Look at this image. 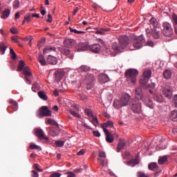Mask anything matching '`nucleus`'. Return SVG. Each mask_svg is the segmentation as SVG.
I'll return each instance as SVG.
<instances>
[{
    "label": "nucleus",
    "instance_id": "nucleus-1",
    "mask_svg": "<svg viewBox=\"0 0 177 177\" xmlns=\"http://www.w3.org/2000/svg\"><path fill=\"white\" fill-rule=\"evenodd\" d=\"M128 45H129V37L127 35H122L119 37V44L118 43H113L112 44V48L115 53H120Z\"/></svg>",
    "mask_w": 177,
    "mask_h": 177
},
{
    "label": "nucleus",
    "instance_id": "nucleus-2",
    "mask_svg": "<svg viewBox=\"0 0 177 177\" xmlns=\"http://www.w3.org/2000/svg\"><path fill=\"white\" fill-rule=\"evenodd\" d=\"M135 93L136 99H134V100H142L143 103H145L147 107H149L151 109V110L154 109V104H153V100L147 97H143V90L142 89V87H137L136 88Z\"/></svg>",
    "mask_w": 177,
    "mask_h": 177
},
{
    "label": "nucleus",
    "instance_id": "nucleus-3",
    "mask_svg": "<svg viewBox=\"0 0 177 177\" xmlns=\"http://www.w3.org/2000/svg\"><path fill=\"white\" fill-rule=\"evenodd\" d=\"M139 75V71L136 69H128L124 73V76L126 77V81L128 82L129 86L133 85V84H136V81L138 80V75Z\"/></svg>",
    "mask_w": 177,
    "mask_h": 177
},
{
    "label": "nucleus",
    "instance_id": "nucleus-4",
    "mask_svg": "<svg viewBox=\"0 0 177 177\" xmlns=\"http://www.w3.org/2000/svg\"><path fill=\"white\" fill-rule=\"evenodd\" d=\"M131 95L128 93H123L118 100H115L113 102V107L115 109H121V107H125L131 103Z\"/></svg>",
    "mask_w": 177,
    "mask_h": 177
},
{
    "label": "nucleus",
    "instance_id": "nucleus-5",
    "mask_svg": "<svg viewBox=\"0 0 177 177\" xmlns=\"http://www.w3.org/2000/svg\"><path fill=\"white\" fill-rule=\"evenodd\" d=\"M147 36L150 38L152 37L154 39H158L161 37V29L160 28H147L146 29Z\"/></svg>",
    "mask_w": 177,
    "mask_h": 177
},
{
    "label": "nucleus",
    "instance_id": "nucleus-6",
    "mask_svg": "<svg viewBox=\"0 0 177 177\" xmlns=\"http://www.w3.org/2000/svg\"><path fill=\"white\" fill-rule=\"evenodd\" d=\"M129 106L131 110H132V111L136 114H140V113L142 111V103H140V101L138 100H133L131 102H130Z\"/></svg>",
    "mask_w": 177,
    "mask_h": 177
},
{
    "label": "nucleus",
    "instance_id": "nucleus-7",
    "mask_svg": "<svg viewBox=\"0 0 177 177\" xmlns=\"http://www.w3.org/2000/svg\"><path fill=\"white\" fill-rule=\"evenodd\" d=\"M162 33L165 37H171L174 34V29H172V26L168 22H164L162 25Z\"/></svg>",
    "mask_w": 177,
    "mask_h": 177
},
{
    "label": "nucleus",
    "instance_id": "nucleus-8",
    "mask_svg": "<svg viewBox=\"0 0 177 177\" xmlns=\"http://www.w3.org/2000/svg\"><path fill=\"white\" fill-rule=\"evenodd\" d=\"M146 42V39H145V37L141 35L138 37H135L133 40V46H134L135 49H140L145 46V44Z\"/></svg>",
    "mask_w": 177,
    "mask_h": 177
},
{
    "label": "nucleus",
    "instance_id": "nucleus-9",
    "mask_svg": "<svg viewBox=\"0 0 177 177\" xmlns=\"http://www.w3.org/2000/svg\"><path fill=\"white\" fill-rule=\"evenodd\" d=\"M84 84H86V88L88 91L93 88V84L95 82V75L93 74L87 73L85 76V79L84 80Z\"/></svg>",
    "mask_w": 177,
    "mask_h": 177
},
{
    "label": "nucleus",
    "instance_id": "nucleus-10",
    "mask_svg": "<svg viewBox=\"0 0 177 177\" xmlns=\"http://www.w3.org/2000/svg\"><path fill=\"white\" fill-rule=\"evenodd\" d=\"M52 115V111L49 110V107L43 106L39 109V113L37 117L39 118H44V117H50Z\"/></svg>",
    "mask_w": 177,
    "mask_h": 177
},
{
    "label": "nucleus",
    "instance_id": "nucleus-11",
    "mask_svg": "<svg viewBox=\"0 0 177 177\" xmlns=\"http://www.w3.org/2000/svg\"><path fill=\"white\" fill-rule=\"evenodd\" d=\"M150 78H151V71L149 69L145 71L142 73V77L140 80V84L141 85H147V82H149Z\"/></svg>",
    "mask_w": 177,
    "mask_h": 177
},
{
    "label": "nucleus",
    "instance_id": "nucleus-12",
    "mask_svg": "<svg viewBox=\"0 0 177 177\" xmlns=\"http://www.w3.org/2000/svg\"><path fill=\"white\" fill-rule=\"evenodd\" d=\"M35 135L41 140H44L46 143H49V138L45 136V132H44L43 129H35Z\"/></svg>",
    "mask_w": 177,
    "mask_h": 177
},
{
    "label": "nucleus",
    "instance_id": "nucleus-13",
    "mask_svg": "<svg viewBox=\"0 0 177 177\" xmlns=\"http://www.w3.org/2000/svg\"><path fill=\"white\" fill-rule=\"evenodd\" d=\"M98 157H100L97 158L100 165L104 167V165L106 164V153L104 151H100Z\"/></svg>",
    "mask_w": 177,
    "mask_h": 177
},
{
    "label": "nucleus",
    "instance_id": "nucleus-14",
    "mask_svg": "<svg viewBox=\"0 0 177 177\" xmlns=\"http://www.w3.org/2000/svg\"><path fill=\"white\" fill-rule=\"evenodd\" d=\"M24 74L25 75V78L28 82V84H31V77H32V75L31 74V72L30 71V67L28 66H25L24 68Z\"/></svg>",
    "mask_w": 177,
    "mask_h": 177
},
{
    "label": "nucleus",
    "instance_id": "nucleus-15",
    "mask_svg": "<svg viewBox=\"0 0 177 177\" xmlns=\"http://www.w3.org/2000/svg\"><path fill=\"white\" fill-rule=\"evenodd\" d=\"M104 132L106 135V140L108 143H113L114 142V137L113 134L109 131L106 129H104Z\"/></svg>",
    "mask_w": 177,
    "mask_h": 177
},
{
    "label": "nucleus",
    "instance_id": "nucleus-16",
    "mask_svg": "<svg viewBox=\"0 0 177 177\" xmlns=\"http://www.w3.org/2000/svg\"><path fill=\"white\" fill-rule=\"evenodd\" d=\"M98 81L100 84H106L110 81V78L107 75L101 73L98 75Z\"/></svg>",
    "mask_w": 177,
    "mask_h": 177
},
{
    "label": "nucleus",
    "instance_id": "nucleus-17",
    "mask_svg": "<svg viewBox=\"0 0 177 177\" xmlns=\"http://www.w3.org/2000/svg\"><path fill=\"white\" fill-rule=\"evenodd\" d=\"M76 49H77L78 52L88 50L89 49V45L87 43H80L76 46Z\"/></svg>",
    "mask_w": 177,
    "mask_h": 177
},
{
    "label": "nucleus",
    "instance_id": "nucleus-18",
    "mask_svg": "<svg viewBox=\"0 0 177 177\" xmlns=\"http://www.w3.org/2000/svg\"><path fill=\"white\" fill-rule=\"evenodd\" d=\"M126 147H127V142H125V140L120 139L118 144V147H117L118 153H120L121 150H124V149H125Z\"/></svg>",
    "mask_w": 177,
    "mask_h": 177
},
{
    "label": "nucleus",
    "instance_id": "nucleus-19",
    "mask_svg": "<svg viewBox=\"0 0 177 177\" xmlns=\"http://www.w3.org/2000/svg\"><path fill=\"white\" fill-rule=\"evenodd\" d=\"M88 49L93 53H99L100 52V46L98 44H93L88 46Z\"/></svg>",
    "mask_w": 177,
    "mask_h": 177
},
{
    "label": "nucleus",
    "instance_id": "nucleus-20",
    "mask_svg": "<svg viewBox=\"0 0 177 177\" xmlns=\"http://www.w3.org/2000/svg\"><path fill=\"white\" fill-rule=\"evenodd\" d=\"M61 53H63V55H66V56H68V59H71V60H73L74 58V55L71 53V51L68 49H66L64 48H62L60 49Z\"/></svg>",
    "mask_w": 177,
    "mask_h": 177
},
{
    "label": "nucleus",
    "instance_id": "nucleus-21",
    "mask_svg": "<svg viewBox=\"0 0 177 177\" xmlns=\"http://www.w3.org/2000/svg\"><path fill=\"white\" fill-rule=\"evenodd\" d=\"M47 63H48V64L55 66L57 64V58H56L55 56L48 55L47 57Z\"/></svg>",
    "mask_w": 177,
    "mask_h": 177
},
{
    "label": "nucleus",
    "instance_id": "nucleus-22",
    "mask_svg": "<svg viewBox=\"0 0 177 177\" xmlns=\"http://www.w3.org/2000/svg\"><path fill=\"white\" fill-rule=\"evenodd\" d=\"M150 23V28H160V25H158V21H157V19L156 18H151L149 21Z\"/></svg>",
    "mask_w": 177,
    "mask_h": 177
},
{
    "label": "nucleus",
    "instance_id": "nucleus-23",
    "mask_svg": "<svg viewBox=\"0 0 177 177\" xmlns=\"http://www.w3.org/2000/svg\"><path fill=\"white\" fill-rule=\"evenodd\" d=\"M162 95L167 99L172 97V90L171 88H163Z\"/></svg>",
    "mask_w": 177,
    "mask_h": 177
},
{
    "label": "nucleus",
    "instance_id": "nucleus-24",
    "mask_svg": "<svg viewBox=\"0 0 177 177\" xmlns=\"http://www.w3.org/2000/svg\"><path fill=\"white\" fill-rule=\"evenodd\" d=\"M54 75L57 81H60L61 80H63L64 72L63 71H57L55 72Z\"/></svg>",
    "mask_w": 177,
    "mask_h": 177
},
{
    "label": "nucleus",
    "instance_id": "nucleus-25",
    "mask_svg": "<svg viewBox=\"0 0 177 177\" xmlns=\"http://www.w3.org/2000/svg\"><path fill=\"white\" fill-rule=\"evenodd\" d=\"M75 107V111H73V109L69 110V113L72 115H74V117H77V118H81V115H80L79 113H77V111H78V107H77V106H74Z\"/></svg>",
    "mask_w": 177,
    "mask_h": 177
},
{
    "label": "nucleus",
    "instance_id": "nucleus-26",
    "mask_svg": "<svg viewBox=\"0 0 177 177\" xmlns=\"http://www.w3.org/2000/svg\"><path fill=\"white\" fill-rule=\"evenodd\" d=\"M25 66L26 63L24 62V61H19V65L17 68V71H24V68H26Z\"/></svg>",
    "mask_w": 177,
    "mask_h": 177
},
{
    "label": "nucleus",
    "instance_id": "nucleus-27",
    "mask_svg": "<svg viewBox=\"0 0 177 177\" xmlns=\"http://www.w3.org/2000/svg\"><path fill=\"white\" fill-rule=\"evenodd\" d=\"M163 77L165 80H169L172 77V72L171 71L166 69L163 72Z\"/></svg>",
    "mask_w": 177,
    "mask_h": 177
},
{
    "label": "nucleus",
    "instance_id": "nucleus-28",
    "mask_svg": "<svg viewBox=\"0 0 177 177\" xmlns=\"http://www.w3.org/2000/svg\"><path fill=\"white\" fill-rule=\"evenodd\" d=\"M170 118L171 121H174V122H177V111L176 110H174L171 111Z\"/></svg>",
    "mask_w": 177,
    "mask_h": 177
},
{
    "label": "nucleus",
    "instance_id": "nucleus-29",
    "mask_svg": "<svg viewBox=\"0 0 177 177\" xmlns=\"http://www.w3.org/2000/svg\"><path fill=\"white\" fill-rule=\"evenodd\" d=\"M148 168L151 171H157V169H158V165H157V162H151L148 165Z\"/></svg>",
    "mask_w": 177,
    "mask_h": 177
},
{
    "label": "nucleus",
    "instance_id": "nucleus-30",
    "mask_svg": "<svg viewBox=\"0 0 177 177\" xmlns=\"http://www.w3.org/2000/svg\"><path fill=\"white\" fill-rule=\"evenodd\" d=\"M48 52H56V47L52 46H47L44 49V53H48Z\"/></svg>",
    "mask_w": 177,
    "mask_h": 177
},
{
    "label": "nucleus",
    "instance_id": "nucleus-31",
    "mask_svg": "<svg viewBox=\"0 0 177 177\" xmlns=\"http://www.w3.org/2000/svg\"><path fill=\"white\" fill-rule=\"evenodd\" d=\"M102 127L103 128V131L107 128V127H109V128H113L114 127V123H113L112 121H107L106 123H103L102 124Z\"/></svg>",
    "mask_w": 177,
    "mask_h": 177
},
{
    "label": "nucleus",
    "instance_id": "nucleus-32",
    "mask_svg": "<svg viewBox=\"0 0 177 177\" xmlns=\"http://www.w3.org/2000/svg\"><path fill=\"white\" fill-rule=\"evenodd\" d=\"M167 161H168V156H164L159 157L158 162L160 165H162V164H165V162H167Z\"/></svg>",
    "mask_w": 177,
    "mask_h": 177
},
{
    "label": "nucleus",
    "instance_id": "nucleus-33",
    "mask_svg": "<svg viewBox=\"0 0 177 177\" xmlns=\"http://www.w3.org/2000/svg\"><path fill=\"white\" fill-rule=\"evenodd\" d=\"M6 49H8V46H6L5 42H0V52L1 55L5 54Z\"/></svg>",
    "mask_w": 177,
    "mask_h": 177
},
{
    "label": "nucleus",
    "instance_id": "nucleus-34",
    "mask_svg": "<svg viewBox=\"0 0 177 177\" xmlns=\"http://www.w3.org/2000/svg\"><path fill=\"white\" fill-rule=\"evenodd\" d=\"M10 103L11 104V106L8 107V111H9V109H13L14 111L17 110V102L13 100H10Z\"/></svg>",
    "mask_w": 177,
    "mask_h": 177
},
{
    "label": "nucleus",
    "instance_id": "nucleus-35",
    "mask_svg": "<svg viewBox=\"0 0 177 177\" xmlns=\"http://www.w3.org/2000/svg\"><path fill=\"white\" fill-rule=\"evenodd\" d=\"M89 70V67L86 66H81L80 68H77L78 73H88Z\"/></svg>",
    "mask_w": 177,
    "mask_h": 177
},
{
    "label": "nucleus",
    "instance_id": "nucleus-36",
    "mask_svg": "<svg viewBox=\"0 0 177 177\" xmlns=\"http://www.w3.org/2000/svg\"><path fill=\"white\" fill-rule=\"evenodd\" d=\"M46 124H49L50 125H55V127H59V124L55 120L51 118H47Z\"/></svg>",
    "mask_w": 177,
    "mask_h": 177
},
{
    "label": "nucleus",
    "instance_id": "nucleus-37",
    "mask_svg": "<svg viewBox=\"0 0 177 177\" xmlns=\"http://www.w3.org/2000/svg\"><path fill=\"white\" fill-rule=\"evenodd\" d=\"M172 21L174 25V31L176 34H177V29H176V26H177V15H172Z\"/></svg>",
    "mask_w": 177,
    "mask_h": 177
},
{
    "label": "nucleus",
    "instance_id": "nucleus-38",
    "mask_svg": "<svg viewBox=\"0 0 177 177\" xmlns=\"http://www.w3.org/2000/svg\"><path fill=\"white\" fill-rule=\"evenodd\" d=\"M38 60L39 63L41 64V66H45L46 64V60H45V58L44 57L43 55H39Z\"/></svg>",
    "mask_w": 177,
    "mask_h": 177
},
{
    "label": "nucleus",
    "instance_id": "nucleus-39",
    "mask_svg": "<svg viewBox=\"0 0 177 177\" xmlns=\"http://www.w3.org/2000/svg\"><path fill=\"white\" fill-rule=\"evenodd\" d=\"M107 31H109V29L107 28H100L97 29V30L95 31V34L103 35V34H104V32H107Z\"/></svg>",
    "mask_w": 177,
    "mask_h": 177
},
{
    "label": "nucleus",
    "instance_id": "nucleus-40",
    "mask_svg": "<svg viewBox=\"0 0 177 177\" xmlns=\"http://www.w3.org/2000/svg\"><path fill=\"white\" fill-rule=\"evenodd\" d=\"M10 15V10H6L3 12V15L1 16V19H8Z\"/></svg>",
    "mask_w": 177,
    "mask_h": 177
},
{
    "label": "nucleus",
    "instance_id": "nucleus-41",
    "mask_svg": "<svg viewBox=\"0 0 177 177\" xmlns=\"http://www.w3.org/2000/svg\"><path fill=\"white\" fill-rule=\"evenodd\" d=\"M38 95L40 97V99H42V100H46L48 99V96L44 91H39L38 93Z\"/></svg>",
    "mask_w": 177,
    "mask_h": 177
},
{
    "label": "nucleus",
    "instance_id": "nucleus-42",
    "mask_svg": "<svg viewBox=\"0 0 177 177\" xmlns=\"http://www.w3.org/2000/svg\"><path fill=\"white\" fill-rule=\"evenodd\" d=\"M30 147L32 150H39V151L42 150V148H41V147H39L37 145H35L34 143H31L30 145Z\"/></svg>",
    "mask_w": 177,
    "mask_h": 177
},
{
    "label": "nucleus",
    "instance_id": "nucleus-43",
    "mask_svg": "<svg viewBox=\"0 0 177 177\" xmlns=\"http://www.w3.org/2000/svg\"><path fill=\"white\" fill-rule=\"evenodd\" d=\"M154 99L158 103H164V98H162V95H156L154 97Z\"/></svg>",
    "mask_w": 177,
    "mask_h": 177
},
{
    "label": "nucleus",
    "instance_id": "nucleus-44",
    "mask_svg": "<svg viewBox=\"0 0 177 177\" xmlns=\"http://www.w3.org/2000/svg\"><path fill=\"white\" fill-rule=\"evenodd\" d=\"M10 54L11 55V59L12 60H16L17 55H16V53H15V50H13V48H10Z\"/></svg>",
    "mask_w": 177,
    "mask_h": 177
},
{
    "label": "nucleus",
    "instance_id": "nucleus-45",
    "mask_svg": "<svg viewBox=\"0 0 177 177\" xmlns=\"http://www.w3.org/2000/svg\"><path fill=\"white\" fill-rule=\"evenodd\" d=\"M45 42H46V40L44 38L41 39L37 43V48L39 49L41 46L45 45Z\"/></svg>",
    "mask_w": 177,
    "mask_h": 177
},
{
    "label": "nucleus",
    "instance_id": "nucleus-46",
    "mask_svg": "<svg viewBox=\"0 0 177 177\" xmlns=\"http://www.w3.org/2000/svg\"><path fill=\"white\" fill-rule=\"evenodd\" d=\"M48 129H50L49 133L50 136H53V138H55V136H57V133H56V131L53 130L52 127H48Z\"/></svg>",
    "mask_w": 177,
    "mask_h": 177
},
{
    "label": "nucleus",
    "instance_id": "nucleus-47",
    "mask_svg": "<svg viewBox=\"0 0 177 177\" xmlns=\"http://www.w3.org/2000/svg\"><path fill=\"white\" fill-rule=\"evenodd\" d=\"M14 9H17L20 7V1L19 0H15L13 2V5H12Z\"/></svg>",
    "mask_w": 177,
    "mask_h": 177
},
{
    "label": "nucleus",
    "instance_id": "nucleus-48",
    "mask_svg": "<svg viewBox=\"0 0 177 177\" xmlns=\"http://www.w3.org/2000/svg\"><path fill=\"white\" fill-rule=\"evenodd\" d=\"M144 86H146L147 89H154L156 88V84L151 83L150 84H146L144 85Z\"/></svg>",
    "mask_w": 177,
    "mask_h": 177
},
{
    "label": "nucleus",
    "instance_id": "nucleus-49",
    "mask_svg": "<svg viewBox=\"0 0 177 177\" xmlns=\"http://www.w3.org/2000/svg\"><path fill=\"white\" fill-rule=\"evenodd\" d=\"M55 145L57 147H63L64 146V141L57 140L55 141Z\"/></svg>",
    "mask_w": 177,
    "mask_h": 177
},
{
    "label": "nucleus",
    "instance_id": "nucleus-50",
    "mask_svg": "<svg viewBox=\"0 0 177 177\" xmlns=\"http://www.w3.org/2000/svg\"><path fill=\"white\" fill-rule=\"evenodd\" d=\"M92 118H93V120H91L92 124L95 127H97V124H99V121H97V118L93 116Z\"/></svg>",
    "mask_w": 177,
    "mask_h": 177
},
{
    "label": "nucleus",
    "instance_id": "nucleus-51",
    "mask_svg": "<svg viewBox=\"0 0 177 177\" xmlns=\"http://www.w3.org/2000/svg\"><path fill=\"white\" fill-rule=\"evenodd\" d=\"M84 113L86 114V115H88V117H94L92 111L90 109H85Z\"/></svg>",
    "mask_w": 177,
    "mask_h": 177
},
{
    "label": "nucleus",
    "instance_id": "nucleus-52",
    "mask_svg": "<svg viewBox=\"0 0 177 177\" xmlns=\"http://www.w3.org/2000/svg\"><path fill=\"white\" fill-rule=\"evenodd\" d=\"M24 20L26 21V23H30V20H31V15L26 14L24 17Z\"/></svg>",
    "mask_w": 177,
    "mask_h": 177
},
{
    "label": "nucleus",
    "instance_id": "nucleus-53",
    "mask_svg": "<svg viewBox=\"0 0 177 177\" xmlns=\"http://www.w3.org/2000/svg\"><path fill=\"white\" fill-rule=\"evenodd\" d=\"M172 103L174 107L177 109V95H175L172 100Z\"/></svg>",
    "mask_w": 177,
    "mask_h": 177
},
{
    "label": "nucleus",
    "instance_id": "nucleus-54",
    "mask_svg": "<svg viewBox=\"0 0 177 177\" xmlns=\"http://www.w3.org/2000/svg\"><path fill=\"white\" fill-rule=\"evenodd\" d=\"M38 167H39L38 164L33 165V168H35V169H36V171H38V172H44V169H40Z\"/></svg>",
    "mask_w": 177,
    "mask_h": 177
},
{
    "label": "nucleus",
    "instance_id": "nucleus-55",
    "mask_svg": "<svg viewBox=\"0 0 177 177\" xmlns=\"http://www.w3.org/2000/svg\"><path fill=\"white\" fill-rule=\"evenodd\" d=\"M10 31L11 34H19V30L16 28H11Z\"/></svg>",
    "mask_w": 177,
    "mask_h": 177
},
{
    "label": "nucleus",
    "instance_id": "nucleus-56",
    "mask_svg": "<svg viewBox=\"0 0 177 177\" xmlns=\"http://www.w3.org/2000/svg\"><path fill=\"white\" fill-rule=\"evenodd\" d=\"M145 45L147 46H151L152 48V46H154V43H153L151 40H148L146 43H145Z\"/></svg>",
    "mask_w": 177,
    "mask_h": 177
},
{
    "label": "nucleus",
    "instance_id": "nucleus-57",
    "mask_svg": "<svg viewBox=\"0 0 177 177\" xmlns=\"http://www.w3.org/2000/svg\"><path fill=\"white\" fill-rule=\"evenodd\" d=\"M79 99H80V100H82V102H85V100H86V96L83 94H80Z\"/></svg>",
    "mask_w": 177,
    "mask_h": 177
},
{
    "label": "nucleus",
    "instance_id": "nucleus-58",
    "mask_svg": "<svg viewBox=\"0 0 177 177\" xmlns=\"http://www.w3.org/2000/svg\"><path fill=\"white\" fill-rule=\"evenodd\" d=\"M12 41H13V42H15V44H19V37H11Z\"/></svg>",
    "mask_w": 177,
    "mask_h": 177
},
{
    "label": "nucleus",
    "instance_id": "nucleus-59",
    "mask_svg": "<svg viewBox=\"0 0 177 177\" xmlns=\"http://www.w3.org/2000/svg\"><path fill=\"white\" fill-rule=\"evenodd\" d=\"M60 176H62V174H60V173H53L50 176V177H60Z\"/></svg>",
    "mask_w": 177,
    "mask_h": 177
},
{
    "label": "nucleus",
    "instance_id": "nucleus-60",
    "mask_svg": "<svg viewBox=\"0 0 177 177\" xmlns=\"http://www.w3.org/2000/svg\"><path fill=\"white\" fill-rule=\"evenodd\" d=\"M46 21H47L48 23H52V21H53V18H52V15H51L50 14H48V19H47Z\"/></svg>",
    "mask_w": 177,
    "mask_h": 177
},
{
    "label": "nucleus",
    "instance_id": "nucleus-61",
    "mask_svg": "<svg viewBox=\"0 0 177 177\" xmlns=\"http://www.w3.org/2000/svg\"><path fill=\"white\" fill-rule=\"evenodd\" d=\"M93 134L96 136V138H100V133L97 131H93Z\"/></svg>",
    "mask_w": 177,
    "mask_h": 177
},
{
    "label": "nucleus",
    "instance_id": "nucleus-62",
    "mask_svg": "<svg viewBox=\"0 0 177 177\" xmlns=\"http://www.w3.org/2000/svg\"><path fill=\"white\" fill-rule=\"evenodd\" d=\"M130 162H133L134 165H138V163L139 162V160L138 158H135L134 160L130 161Z\"/></svg>",
    "mask_w": 177,
    "mask_h": 177
},
{
    "label": "nucleus",
    "instance_id": "nucleus-63",
    "mask_svg": "<svg viewBox=\"0 0 177 177\" xmlns=\"http://www.w3.org/2000/svg\"><path fill=\"white\" fill-rule=\"evenodd\" d=\"M32 177H39L38 172L35 171V170L32 171Z\"/></svg>",
    "mask_w": 177,
    "mask_h": 177
},
{
    "label": "nucleus",
    "instance_id": "nucleus-64",
    "mask_svg": "<svg viewBox=\"0 0 177 177\" xmlns=\"http://www.w3.org/2000/svg\"><path fill=\"white\" fill-rule=\"evenodd\" d=\"M68 176L67 177H75V174L73 172H68Z\"/></svg>",
    "mask_w": 177,
    "mask_h": 177
}]
</instances>
